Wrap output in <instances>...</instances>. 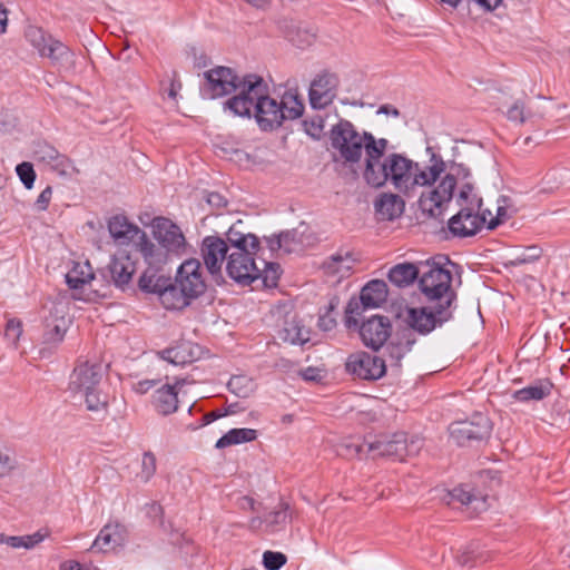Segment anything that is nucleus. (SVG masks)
I'll return each instance as SVG.
<instances>
[{
  "instance_id": "nucleus-45",
  "label": "nucleus",
  "mask_w": 570,
  "mask_h": 570,
  "mask_svg": "<svg viewBox=\"0 0 570 570\" xmlns=\"http://www.w3.org/2000/svg\"><path fill=\"white\" fill-rule=\"evenodd\" d=\"M279 104L282 106V114H284V120L296 119L303 114V102L292 92H285Z\"/></svg>"
},
{
  "instance_id": "nucleus-46",
  "label": "nucleus",
  "mask_w": 570,
  "mask_h": 570,
  "mask_svg": "<svg viewBox=\"0 0 570 570\" xmlns=\"http://www.w3.org/2000/svg\"><path fill=\"white\" fill-rule=\"evenodd\" d=\"M512 203L508 196H500L494 205L495 218L490 219V229H494L498 225L504 223L511 217Z\"/></svg>"
},
{
  "instance_id": "nucleus-15",
  "label": "nucleus",
  "mask_w": 570,
  "mask_h": 570,
  "mask_svg": "<svg viewBox=\"0 0 570 570\" xmlns=\"http://www.w3.org/2000/svg\"><path fill=\"white\" fill-rule=\"evenodd\" d=\"M451 316L448 309L442 314L439 313V306L413 307L407 311L406 322L409 326L422 335H428L438 325H442Z\"/></svg>"
},
{
  "instance_id": "nucleus-29",
  "label": "nucleus",
  "mask_w": 570,
  "mask_h": 570,
  "mask_svg": "<svg viewBox=\"0 0 570 570\" xmlns=\"http://www.w3.org/2000/svg\"><path fill=\"white\" fill-rule=\"evenodd\" d=\"M357 261L358 258L352 250L340 249L324 263V269L327 274L343 278L351 273Z\"/></svg>"
},
{
  "instance_id": "nucleus-34",
  "label": "nucleus",
  "mask_w": 570,
  "mask_h": 570,
  "mask_svg": "<svg viewBox=\"0 0 570 570\" xmlns=\"http://www.w3.org/2000/svg\"><path fill=\"white\" fill-rule=\"evenodd\" d=\"M414 343L415 338L410 332L392 341L386 347L390 366L400 368L402 358L412 350Z\"/></svg>"
},
{
  "instance_id": "nucleus-61",
  "label": "nucleus",
  "mask_w": 570,
  "mask_h": 570,
  "mask_svg": "<svg viewBox=\"0 0 570 570\" xmlns=\"http://www.w3.org/2000/svg\"><path fill=\"white\" fill-rule=\"evenodd\" d=\"M39 157L42 161L51 166L55 161L56 156L59 155V153L52 148V147H45L40 151H38Z\"/></svg>"
},
{
  "instance_id": "nucleus-19",
  "label": "nucleus",
  "mask_w": 570,
  "mask_h": 570,
  "mask_svg": "<svg viewBox=\"0 0 570 570\" xmlns=\"http://www.w3.org/2000/svg\"><path fill=\"white\" fill-rule=\"evenodd\" d=\"M449 230L458 237H469L475 235L484 226V218L479 217V213L473 206L462 207L458 214L449 219Z\"/></svg>"
},
{
  "instance_id": "nucleus-12",
  "label": "nucleus",
  "mask_w": 570,
  "mask_h": 570,
  "mask_svg": "<svg viewBox=\"0 0 570 570\" xmlns=\"http://www.w3.org/2000/svg\"><path fill=\"white\" fill-rule=\"evenodd\" d=\"M175 283L190 299L200 296L207 287L200 262L197 258H189L181 263L177 269Z\"/></svg>"
},
{
  "instance_id": "nucleus-48",
  "label": "nucleus",
  "mask_w": 570,
  "mask_h": 570,
  "mask_svg": "<svg viewBox=\"0 0 570 570\" xmlns=\"http://www.w3.org/2000/svg\"><path fill=\"white\" fill-rule=\"evenodd\" d=\"M305 132L314 139H320L324 132L325 121L321 115L307 117L303 121Z\"/></svg>"
},
{
  "instance_id": "nucleus-26",
  "label": "nucleus",
  "mask_w": 570,
  "mask_h": 570,
  "mask_svg": "<svg viewBox=\"0 0 570 570\" xmlns=\"http://www.w3.org/2000/svg\"><path fill=\"white\" fill-rule=\"evenodd\" d=\"M137 248L148 267L161 268L171 256L158 242L155 244L148 239L145 232L137 242Z\"/></svg>"
},
{
  "instance_id": "nucleus-16",
  "label": "nucleus",
  "mask_w": 570,
  "mask_h": 570,
  "mask_svg": "<svg viewBox=\"0 0 570 570\" xmlns=\"http://www.w3.org/2000/svg\"><path fill=\"white\" fill-rule=\"evenodd\" d=\"M230 253L228 244L218 236H206L200 245V255L212 276H219L224 262Z\"/></svg>"
},
{
  "instance_id": "nucleus-55",
  "label": "nucleus",
  "mask_w": 570,
  "mask_h": 570,
  "mask_svg": "<svg viewBox=\"0 0 570 570\" xmlns=\"http://www.w3.org/2000/svg\"><path fill=\"white\" fill-rule=\"evenodd\" d=\"M473 186L470 181H465L461 185L459 196H458V203L460 206H473L475 207V203L478 202L474 199V196L472 195Z\"/></svg>"
},
{
  "instance_id": "nucleus-60",
  "label": "nucleus",
  "mask_w": 570,
  "mask_h": 570,
  "mask_svg": "<svg viewBox=\"0 0 570 570\" xmlns=\"http://www.w3.org/2000/svg\"><path fill=\"white\" fill-rule=\"evenodd\" d=\"M475 206L478 207V213H479V217L480 218H484V225L488 226V228L490 229V219L489 218H495V210L494 208L491 209V208H482V200L479 199L476 203H475Z\"/></svg>"
},
{
  "instance_id": "nucleus-52",
  "label": "nucleus",
  "mask_w": 570,
  "mask_h": 570,
  "mask_svg": "<svg viewBox=\"0 0 570 570\" xmlns=\"http://www.w3.org/2000/svg\"><path fill=\"white\" fill-rule=\"evenodd\" d=\"M542 255L541 248L537 246H530L525 250H523L521 254L517 255L512 261L511 264L514 266H519L522 264L533 263L538 261Z\"/></svg>"
},
{
  "instance_id": "nucleus-4",
  "label": "nucleus",
  "mask_w": 570,
  "mask_h": 570,
  "mask_svg": "<svg viewBox=\"0 0 570 570\" xmlns=\"http://www.w3.org/2000/svg\"><path fill=\"white\" fill-rule=\"evenodd\" d=\"M452 274L451 271L444 268L440 262L428 261L421 272L419 278V287L425 298L439 306V313L444 309L449 311L455 294L451 288Z\"/></svg>"
},
{
  "instance_id": "nucleus-47",
  "label": "nucleus",
  "mask_w": 570,
  "mask_h": 570,
  "mask_svg": "<svg viewBox=\"0 0 570 570\" xmlns=\"http://www.w3.org/2000/svg\"><path fill=\"white\" fill-rule=\"evenodd\" d=\"M263 267L259 266V276L266 287H275L281 276V266L277 263L262 261Z\"/></svg>"
},
{
  "instance_id": "nucleus-41",
  "label": "nucleus",
  "mask_w": 570,
  "mask_h": 570,
  "mask_svg": "<svg viewBox=\"0 0 570 570\" xmlns=\"http://www.w3.org/2000/svg\"><path fill=\"white\" fill-rule=\"evenodd\" d=\"M257 439V431L254 429H232L226 434H224L216 442L217 449H224L230 445H236L240 443L252 442Z\"/></svg>"
},
{
  "instance_id": "nucleus-54",
  "label": "nucleus",
  "mask_w": 570,
  "mask_h": 570,
  "mask_svg": "<svg viewBox=\"0 0 570 570\" xmlns=\"http://www.w3.org/2000/svg\"><path fill=\"white\" fill-rule=\"evenodd\" d=\"M530 116L521 101H515L507 111L508 119L518 124L524 122Z\"/></svg>"
},
{
  "instance_id": "nucleus-3",
  "label": "nucleus",
  "mask_w": 570,
  "mask_h": 570,
  "mask_svg": "<svg viewBox=\"0 0 570 570\" xmlns=\"http://www.w3.org/2000/svg\"><path fill=\"white\" fill-rule=\"evenodd\" d=\"M102 366L99 363L81 362L72 371L69 379V391L85 399L87 410L91 412L105 411L108 396L100 390Z\"/></svg>"
},
{
  "instance_id": "nucleus-40",
  "label": "nucleus",
  "mask_w": 570,
  "mask_h": 570,
  "mask_svg": "<svg viewBox=\"0 0 570 570\" xmlns=\"http://www.w3.org/2000/svg\"><path fill=\"white\" fill-rule=\"evenodd\" d=\"M552 389L553 384L549 380H542L515 391L514 397L521 402L540 401L549 396Z\"/></svg>"
},
{
  "instance_id": "nucleus-63",
  "label": "nucleus",
  "mask_w": 570,
  "mask_h": 570,
  "mask_svg": "<svg viewBox=\"0 0 570 570\" xmlns=\"http://www.w3.org/2000/svg\"><path fill=\"white\" fill-rule=\"evenodd\" d=\"M207 202L210 206L216 208L225 207L227 204L225 197L218 193H209L207 196Z\"/></svg>"
},
{
  "instance_id": "nucleus-43",
  "label": "nucleus",
  "mask_w": 570,
  "mask_h": 570,
  "mask_svg": "<svg viewBox=\"0 0 570 570\" xmlns=\"http://www.w3.org/2000/svg\"><path fill=\"white\" fill-rule=\"evenodd\" d=\"M67 332V320L63 316L47 318L46 330L43 333L45 342L58 343L63 340Z\"/></svg>"
},
{
  "instance_id": "nucleus-27",
  "label": "nucleus",
  "mask_w": 570,
  "mask_h": 570,
  "mask_svg": "<svg viewBox=\"0 0 570 570\" xmlns=\"http://www.w3.org/2000/svg\"><path fill=\"white\" fill-rule=\"evenodd\" d=\"M109 271L115 285L121 287L131 281L136 272V264L129 254L119 252L114 255Z\"/></svg>"
},
{
  "instance_id": "nucleus-39",
  "label": "nucleus",
  "mask_w": 570,
  "mask_h": 570,
  "mask_svg": "<svg viewBox=\"0 0 570 570\" xmlns=\"http://www.w3.org/2000/svg\"><path fill=\"white\" fill-rule=\"evenodd\" d=\"M94 277V269L88 261L77 262L66 274V282L70 288L78 289L90 283Z\"/></svg>"
},
{
  "instance_id": "nucleus-51",
  "label": "nucleus",
  "mask_w": 570,
  "mask_h": 570,
  "mask_svg": "<svg viewBox=\"0 0 570 570\" xmlns=\"http://www.w3.org/2000/svg\"><path fill=\"white\" fill-rule=\"evenodd\" d=\"M16 171L24 187L27 189H31L36 179V173L32 165L23 161L17 166Z\"/></svg>"
},
{
  "instance_id": "nucleus-33",
  "label": "nucleus",
  "mask_w": 570,
  "mask_h": 570,
  "mask_svg": "<svg viewBox=\"0 0 570 570\" xmlns=\"http://www.w3.org/2000/svg\"><path fill=\"white\" fill-rule=\"evenodd\" d=\"M198 346L190 342H181L174 347L160 352L163 360L174 365H185L197 358Z\"/></svg>"
},
{
  "instance_id": "nucleus-30",
  "label": "nucleus",
  "mask_w": 570,
  "mask_h": 570,
  "mask_svg": "<svg viewBox=\"0 0 570 570\" xmlns=\"http://www.w3.org/2000/svg\"><path fill=\"white\" fill-rule=\"evenodd\" d=\"M403 199L394 194H382L374 203L375 213L381 220H394L404 212Z\"/></svg>"
},
{
  "instance_id": "nucleus-21",
  "label": "nucleus",
  "mask_w": 570,
  "mask_h": 570,
  "mask_svg": "<svg viewBox=\"0 0 570 570\" xmlns=\"http://www.w3.org/2000/svg\"><path fill=\"white\" fill-rule=\"evenodd\" d=\"M108 230L117 245H128L132 240L140 238L144 232L135 224H131L127 217L116 215L108 220Z\"/></svg>"
},
{
  "instance_id": "nucleus-59",
  "label": "nucleus",
  "mask_w": 570,
  "mask_h": 570,
  "mask_svg": "<svg viewBox=\"0 0 570 570\" xmlns=\"http://www.w3.org/2000/svg\"><path fill=\"white\" fill-rule=\"evenodd\" d=\"M45 539V535L40 532H36L29 535H22L21 548L31 549Z\"/></svg>"
},
{
  "instance_id": "nucleus-57",
  "label": "nucleus",
  "mask_w": 570,
  "mask_h": 570,
  "mask_svg": "<svg viewBox=\"0 0 570 570\" xmlns=\"http://www.w3.org/2000/svg\"><path fill=\"white\" fill-rule=\"evenodd\" d=\"M14 466V458L8 451L0 450V478L9 475Z\"/></svg>"
},
{
  "instance_id": "nucleus-50",
  "label": "nucleus",
  "mask_w": 570,
  "mask_h": 570,
  "mask_svg": "<svg viewBox=\"0 0 570 570\" xmlns=\"http://www.w3.org/2000/svg\"><path fill=\"white\" fill-rule=\"evenodd\" d=\"M60 176L71 177L79 173L73 163L65 155L56 156L53 164L50 166Z\"/></svg>"
},
{
  "instance_id": "nucleus-10",
  "label": "nucleus",
  "mask_w": 570,
  "mask_h": 570,
  "mask_svg": "<svg viewBox=\"0 0 570 570\" xmlns=\"http://www.w3.org/2000/svg\"><path fill=\"white\" fill-rule=\"evenodd\" d=\"M456 185L454 174L449 173L443 176L434 188L421 194L419 200L421 209L431 217H439L443 206L451 202Z\"/></svg>"
},
{
  "instance_id": "nucleus-2",
  "label": "nucleus",
  "mask_w": 570,
  "mask_h": 570,
  "mask_svg": "<svg viewBox=\"0 0 570 570\" xmlns=\"http://www.w3.org/2000/svg\"><path fill=\"white\" fill-rule=\"evenodd\" d=\"M245 95H234L225 101V111L238 117L255 116L263 130H271L282 125L284 114L281 104L268 96V88L262 77L248 75Z\"/></svg>"
},
{
  "instance_id": "nucleus-24",
  "label": "nucleus",
  "mask_w": 570,
  "mask_h": 570,
  "mask_svg": "<svg viewBox=\"0 0 570 570\" xmlns=\"http://www.w3.org/2000/svg\"><path fill=\"white\" fill-rule=\"evenodd\" d=\"M265 242L272 252L282 249L284 253L292 254L301 253L305 248L304 236L296 229L265 237Z\"/></svg>"
},
{
  "instance_id": "nucleus-25",
  "label": "nucleus",
  "mask_w": 570,
  "mask_h": 570,
  "mask_svg": "<svg viewBox=\"0 0 570 570\" xmlns=\"http://www.w3.org/2000/svg\"><path fill=\"white\" fill-rule=\"evenodd\" d=\"M126 540V530L122 525L115 524H106L97 538L95 539L91 549L99 552H108L117 547L121 546Z\"/></svg>"
},
{
  "instance_id": "nucleus-7",
  "label": "nucleus",
  "mask_w": 570,
  "mask_h": 570,
  "mask_svg": "<svg viewBox=\"0 0 570 570\" xmlns=\"http://www.w3.org/2000/svg\"><path fill=\"white\" fill-rule=\"evenodd\" d=\"M204 76L206 81L203 90L212 99L230 94L247 96L245 83L248 75L239 78L232 68L218 66L206 71Z\"/></svg>"
},
{
  "instance_id": "nucleus-56",
  "label": "nucleus",
  "mask_w": 570,
  "mask_h": 570,
  "mask_svg": "<svg viewBox=\"0 0 570 570\" xmlns=\"http://www.w3.org/2000/svg\"><path fill=\"white\" fill-rule=\"evenodd\" d=\"M22 334V324L17 320H9L4 330V337L12 343L17 344Z\"/></svg>"
},
{
  "instance_id": "nucleus-6",
  "label": "nucleus",
  "mask_w": 570,
  "mask_h": 570,
  "mask_svg": "<svg viewBox=\"0 0 570 570\" xmlns=\"http://www.w3.org/2000/svg\"><path fill=\"white\" fill-rule=\"evenodd\" d=\"M366 131H358L348 120L341 119L331 129V142L347 163H357L365 148Z\"/></svg>"
},
{
  "instance_id": "nucleus-14",
  "label": "nucleus",
  "mask_w": 570,
  "mask_h": 570,
  "mask_svg": "<svg viewBox=\"0 0 570 570\" xmlns=\"http://www.w3.org/2000/svg\"><path fill=\"white\" fill-rule=\"evenodd\" d=\"M156 240L174 256L186 253L187 242L178 225L165 217H157L153 223Z\"/></svg>"
},
{
  "instance_id": "nucleus-31",
  "label": "nucleus",
  "mask_w": 570,
  "mask_h": 570,
  "mask_svg": "<svg viewBox=\"0 0 570 570\" xmlns=\"http://www.w3.org/2000/svg\"><path fill=\"white\" fill-rule=\"evenodd\" d=\"M180 384H183V381H177L174 385L166 384L155 392L153 403L158 413L168 415L177 410L178 397L176 387Z\"/></svg>"
},
{
  "instance_id": "nucleus-22",
  "label": "nucleus",
  "mask_w": 570,
  "mask_h": 570,
  "mask_svg": "<svg viewBox=\"0 0 570 570\" xmlns=\"http://www.w3.org/2000/svg\"><path fill=\"white\" fill-rule=\"evenodd\" d=\"M278 338L292 345H304L311 340V331L296 315H287L278 330Z\"/></svg>"
},
{
  "instance_id": "nucleus-58",
  "label": "nucleus",
  "mask_w": 570,
  "mask_h": 570,
  "mask_svg": "<svg viewBox=\"0 0 570 570\" xmlns=\"http://www.w3.org/2000/svg\"><path fill=\"white\" fill-rule=\"evenodd\" d=\"M52 197V187L47 186L38 196L35 206L38 210H46Z\"/></svg>"
},
{
  "instance_id": "nucleus-5",
  "label": "nucleus",
  "mask_w": 570,
  "mask_h": 570,
  "mask_svg": "<svg viewBox=\"0 0 570 570\" xmlns=\"http://www.w3.org/2000/svg\"><path fill=\"white\" fill-rule=\"evenodd\" d=\"M423 445V441L420 438H412L410 441L405 433L400 432L393 434L392 438L381 436L373 442H366L362 445L351 444L347 450L358 455L365 451L373 453L379 456H390L396 460L403 461L407 456H414L419 454Z\"/></svg>"
},
{
  "instance_id": "nucleus-37",
  "label": "nucleus",
  "mask_w": 570,
  "mask_h": 570,
  "mask_svg": "<svg viewBox=\"0 0 570 570\" xmlns=\"http://www.w3.org/2000/svg\"><path fill=\"white\" fill-rule=\"evenodd\" d=\"M422 269L412 263H401L393 266L389 272V279L397 287H405L412 284L421 274Z\"/></svg>"
},
{
  "instance_id": "nucleus-17",
  "label": "nucleus",
  "mask_w": 570,
  "mask_h": 570,
  "mask_svg": "<svg viewBox=\"0 0 570 570\" xmlns=\"http://www.w3.org/2000/svg\"><path fill=\"white\" fill-rule=\"evenodd\" d=\"M392 325L387 317L373 316L363 322L360 327V335L363 343L376 351L384 345L391 336Z\"/></svg>"
},
{
  "instance_id": "nucleus-1",
  "label": "nucleus",
  "mask_w": 570,
  "mask_h": 570,
  "mask_svg": "<svg viewBox=\"0 0 570 570\" xmlns=\"http://www.w3.org/2000/svg\"><path fill=\"white\" fill-rule=\"evenodd\" d=\"M445 167L444 160L435 154L432 155L430 165L423 168L401 154H391L375 169L364 170V178L373 187H381L390 181L400 193L412 196L416 187L436 183Z\"/></svg>"
},
{
  "instance_id": "nucleus-8",
  "label": "nucleus",
  "mask_w": 570,
  "mask_h": 570,
  "mask_svg": "<svg viewBox=\"0 0 570 570\" xmlns=\"http://www.w3.org/2000/svg\"><path fill=\"white\" fill-rule=\"evenodd\" d=\"M26 37L40 56L49 58L55 65L71 68L75 65V53L62 42L37 27H29Z\"/></svg>"
},
{
  "instance_id": "nucleus-62",
  "label": "nucleus",
  "mask_w": 570,
  "mask_h": 570,
  "mask_svg": "<svg viewBox=\"0 0 570 570\" xmlns=\"http://www.w3.org/2000/svg\"><path fill=\"white\" fill-rule=\"evenodd\" d=\"M157 384L155 380H142L132 385V389L138 394H145Z\"/></svg>"
},
{
  "instance_id": "nucleus-23",
  "label": "nucleus",
  "mask_w": 570,
  "mask_h": 570,
  "mask_svg": "<svg viewBox=\"0 0 570 570\" xmlns=\"http://www.w3.org/2000/svg\"><path fill=\"white\" fill-rule=\"evenodd\" d=\"M446 503L471 507L474 512H481L487 509L485 497L475 492L469 484H461L446 494Z\"/></svg>"
},
{
  "instance_id": "nucleus-20",
  "label": "nucleus",
  "mask_w": 570,
  "mask_h": 570,
  "mask_svg": "<svg viewBox=\"0 0 570 570\" xmlns=\"http://www.w3.org/2000/svg\"><path fill=\"white\" fill-rule=\"evenodd\" d=\"M292 519V510L288 503L279 502L278 507L268 513L264 519L254 517L249 520L248 527L252 530H264L275 533L283 530Z\"/></svg>"
},
{
  "instance_id": "nucleus-32",
  "label": "nucleus",
  "mask_w": 570,
  "mask_h": 570,
  "mask_svg": "<svg viewBox=\"0 0 570 570\" xmlns=\"http://www.w3.org/2000/svg\"><path fill=\"white\" fill-rule=\"evenodd\" d=\"M386 297V283L381 279H373L362 288L360 301L364 308H375L383 304Z\"/></svg>"
},
{
  "instance_id": "nucleus-18",
  "label": "nucleus",
  "mask_w": 570,
  "mask_h": 570,
  "mask_svg": "<svg viewBox=\"0 0 570 570\" xmlns=\"http://www.w3.org/2000/svg\"><path fill=\"white\" fill-rule=\"evenodd\" d=\"M338 78L335 73L322 72L311 83L309 101L314 108H324L336 96Z\"/></svg>"
},
{
  "instance_id": "nucleus-42",
  "label": "nucleus",
  "mask_w": 570,
  "mask_h": 570,
  "mask_svg": "<svg viewBox=\"0 0 570 570\" xmlns=\"http://www.w3.org/2000/svg\"><path fill=\"white\" fill-rule=\"evenodd\" d=\"M460 566L474 567L484 563L489 560V554L485 551H480L476 543H471L462 549L455 557Z\"/></svg>"
},
{
  "instance_id": "nucleus-11",
  "label": "nucleus",
  "mask_w": 570,
  "mask_h": 570,
  "mask_svg": "<svg viewBox=\"0 0 570 570\" xmlns=\"http://www.w3.org/2000/svg\"><path fill=\"white\" fill-rule=\"evenodd\" d=\"M386 361L367 352H355L347 357L346 371L356 379L376 381L386 372Z\"/></svg>"
},
{
  "instance_id": "nucleus-9",
  "label": "nucleus",
  "mask_w": 570,
  "mask_h": 570,
  "mask_svg": "<svg viewBox=\"0 0 570 570\" xmlns=\"http://www.w3.org/2000/svg\"><path fill=\"white\" fill-rule=\"evenodd\" d=\"M256 252L250 248L230 252L226 263L228 276L242 285H249L258 279L259 266L254 258Z\"/></svg>"
},
{
  "instance_id": "nucleus-44",
  "label": "nucleus",
  "mask_w": 570,
  "mask_h": 570,
  "mask_svg": "<svg viewBox=\"0 0 570 570\" xmlns=\"http://www.w3.org/2000/svg\"><path fill=\"white\" fill-rule=\"evenodd\" d=\"M227 386L233 394L243 399L250 396L256 389L255 382L247 375L232 376Z\"/></svg>"
},
{
  "instance_id": "nucleus-36",
  "label": "nucleus",
  "mask_w": 570,
  "mask_h": 570,
  "mask_svg": "<svg viewBox=\"0 0 570 570\" xmlns=\"http://www.w3.org/2000/svg\"><path fill=\"white\" fill-rule=\"evenodd\" d=\"M157 295L166 309H183L191 301L188 295L179 291L176 283L171 284L170 281Z\"/></svg>"
},
{
  "instance_id": "nucleus-28",
  "label": "nucleus",
  "mask_w": 570,
  "mask_h": 570,
  "mask_svg": "<svg viewBox=\"0 0 570 570\" xmlns=\"http://www.w3.org/2000/svg\"><path fill=\"white\" fill-rule=\"evenodd\" d=\"M243 222L237 220L233 224L226 233V243L228 244L229 250H240L250 248L252 250H258L259 239L252 233H245L242 230Z\"/></svg>"
},
{
  "instance_id": "nucleus-53",
  "label": "nucleus",
  "mask_w": 570,
  "mask_h": 570,
  "mask_svg": "<svg viewBox=\"0 0 570 570\" xmlns=\"http://www.w3.org/2000/svg\"><path fill=\"white\" fill-rule=\"evenodd\" d=\"M286 556L282 552L266 551L263 554V563L267 570H278L286 563Z\"/></svg>"
},
{
  "instance_id": "nucleus-35",
  "label": "nucleus",
  "mask_w": 570,
  "mask_h": 570,
  "mask_svg": "<svg viewBox=\"0 0 570 570\" xmlns=\"http://www.w3.org/2000/svg\"><path fill=\"white\" fill-rule=\"evenodd\" d=\"M365 155H366V165L364 170L375 169L380 164L386 148H387V140L384 138L375 139V137L366 131L365 135Z\"/></svg>"
},
{
  "instance_id": "nucleus-38",
  "label": "nucleus",
  "mask_w": 570,
  "mask_h": 570,
  "mask_svg": "<svg viewBox=\"0 0 570 570\" xmlns=\"http://www.w3.org/2000/svg\"><path fill=\"white\" fill-rule=\"evenodd\" d=\"M169 281L170 278L165 276L160 268L147 267L139 278V288L148 294H158Z\"/></svg>"
},
{
  "instance_id": "nucleus-64",
  "label": "nucleus",
  "mask_w": 570,
  "mask_h": 570,
  "mask_svg": "<svg viewBox=\"0 0 570 570\" xmlns=\"http://www.w3.org/2000/svg\"><path fill=\"white\" fill-rule=\"evenodd\" d=\"M60 570H90V568L75 560H68L61 563Z\"/></svg>"
},
{
  "instance_id": "nucleus-13",
  "label": "nucleus",
  "mask_w": 570,
  "mask_h": 570,
  "mask_svg": "<svg viewBox=\"0 0 570 570\" xmlns=\"http://www.w3.org/2000/svg\"><path fill=\"white\" fill-rule=\"evenodd\" d=\"M491 429L488 416L476 413L470 420L452 423L450 435L459 445H465L489 438Z\"/></svg>"
},
{
  "instance_id": "nucleus-49",
  "label": "nucleus",
  "mask_w": 570,
  "mask_h": 570,
  "mask_svg": "<svg viewBox=\"0 0 570 570\" xmlns=\"http://www.w3.org/2000/svg\"><path fill=\"white\" fill-rule=\"evenodd\" d=\"M156 469L157 460L155 454L150 451L145 452L141 458V470L138 478L144 482H148L154 476Z\"/></svg>"
}]
</instances>
